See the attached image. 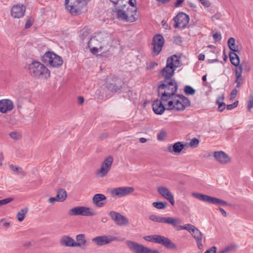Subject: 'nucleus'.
Returning a JSON list of instances; mask_svg holds the SVG:
<instances>
[{"mask_svg":"<svg viewBox=\"0 0 253 253\" xmlns=\"http://www.w3.org/2000/svg\"><path fill=\"white\" fill-rule=\"evenodd\" d=\"M66 8L73 15L78 14L82 7L78 0H65Z\"/></svg>","mask_w":253,"mask_h":253,"instance_id":"nucleus-14","label":"nucleus"},{"mask_svg":"<svg viewBox=\"0 0 253 253\" xmlns=\"http://www.w3.org/2000/svg\"><path fill=\"white\" fill-rule=\"evenodd\" d=\"M109 216L115 223L120 226H125L128 224V219L124 215L119 212L111 211L109 213Z\"/></svg>","mask_w":253,"mask_h":253,"instance_id":"nucleus-15","label":"nucleus"},{"mask_svg":"<svg viewBox=\"0 0 253 253\" xmlns=\"http://www.w3.org/2000/svg\"><path fill=\"white\" fill-rule=\"evenodd\" d=\"M167 108L161 99L155 100L153 103V110L156 114L161 115L166 109L168 110Z\"/></svg>","mask_w":253,"mask_h":253,"instance_id":"nucleus-26","label":"nucleus"},{"mask_svg":"<svg viewBox=\"0 0 253 253\" xmlns=\"http://www.w3.org/2000/svg\"><path fill=\"white\" fill-rule=\"evenodd\" d=\"M192 195L202 201L216 205H227V203L220 199L204 195L200 193H192Z\"/></svg>","mask_w":253,"mask_h":253,"instance_id":"nucleus-11","label":"nucleus"},{"mask_svg":"<svg viewBox=\"0 0 253 253\" xmlns=\"http://www.w3.org/2000/svg\"><path fill=\"white\" fill-rule=\"evenodd\" d=\"M176 227L178 230H187L195 240L198 248L199 250L203 249L204 246L202 243L203 234L196 227L191 224H186L183 226L180 225Z\"/></svg>","mask_w":253,"mask_h":253,"instance_id":"nucleus-6","label":"nucleus"},{"mask_svg":"<svg viewBox=\"0 0 253 253\" xmlns=\"http://www.w3.org/2000/svg\"><path fill=\"white\" fill-rule=\"evenodd\" d=\"M224 99V97L222 95L216 100V103L218 105V110L220 112L223 111L226 107V105L224 102H220V101H223Z\"/></svg>","mask_w":253,"mask_h":253,"instance_id":"nucleus-36","label":"nucleus"},{"mask_svg":"<svg viewBox=\"0 0 253 253\" xmlns=\"http://www.w3.org/2000/svg\"><path fill=\"white\" fill-rule=\"evenodd\" d=\"M111 38L104 33H96L88 42L90 51L93 54L101 55L109 49Z\"/></svg>","mask_w":253,"mask_h":253,"instance_id":"nucleus-2","label":"nucleus"},{"mask_svg":"<svg viewBox=\"0 0 253 253\" xmlns=\"http://www.w3.org/2000/svg\"><path fill=\"white\" fill-rule=\"evenodd\" d=\"M13 200L11 198H8L3 200H0V206L7 204Z\"/></svg>","mask_w":253,"mask_h":253,"instance_id":"nucleus-43","label":"nucleus"},{"mask_svg":"<svg viewBox=\"0 0 253 253\" xmlns=\"http://www.w3.org/2000/svg\"><path fill=\"white\" fill-rule=\"evenodd\" d=\"M114 5L113 11L115 12L118 9L126 7L127 0H109Z\"/></svg>","mask_w":253,"mask_h":253,"instance_id":"nucleus-30","label":"nucleus"},{"mask_svg":"<svg viewBox=\"0 0 253 253\" xmlns=\"http://www.w3.org/2000/svg\"><path fill=\"white\" fill-rule=\"evenodd\" d=\"M26 7L23 4L13 5L10 11V14L14 18H20L22 17L25 12Z\"/></svg>","mask_w":253,"mask_h":253,"instance_id":"nucleus-22","label":"nucleus"},{"mask_svg":"<svg viewBox=\"0 0 253 253\" xmlns=\"http://www.w3.org/2000/svg\"><path fill=\"white\" fill-rule=\"evenodd\" d=\"M166 136V132L164 131H161L158 135L157 138L160 141H162Z\"/></svg>","mask_w":253,"mask_h":253,"instance_id":"nucleus-44","label":"nucleus"},{"mask_svg":"<svg viewBox=\"0 0 253 253\" xmlns=\"http://www.w3.org/2000/svg\"><path fill=\"white\" fill-rule=\"evenodd\" d=\"M19 168L12 165L9 166L10 169L14 172L17 171Z\"/></svg>","mask_w":253,"mask_h":253,"instance_id":"nucleus-57","label":"nucleus"},{"mask_svg":"<svg viewBox=\"0 0 253 253\" xmlns=\"http://www.w3.org/2000/svg\"><path fill=\"white\" fill-rule=\"evenodd\" d=\"M184 91L187 95H194L196 92V90L191 86L189 85L185 86Z\"/></svg>","mask_w":253,"mask_h":253,"instance_id":"nucleus-38","label":"nucleus"},{"mask_svg":"<svg viewBox=\"0 0 253 253\" xmlns=\"http://www.w3.org/2000/svg\"><path fill=\"white\" fill-rule=\"evenodd\" d=\"M106 196L102 194H96L92 198L93 204L97 208H102L106 204Z\"/></svg>","mask_w":253,"mask_h":253,"instance_id":"nucleus-25","label":"nucleus"},{"mask_svg":"<svg viewBox=\"0 0 253 253\" xmlns=\"http://www.w3.org/2000/svg\"><path fill=\"white\" fill-rule=\"evenodd\" d=\"M248 109L250 110L253 107V96L251 95L248 102Z\"/></svg>","mask_w":253,"mask_h":253,"instance_id":"nucleus-42","label":"nucleus"},{"mask_svg":"<svg viewBox=\"0 0 253 253\" xmlns=\"http://www.w3.org/2000/svg\"><path fill=\"white\" fill-rule=\"evenodd\" d=\"M129 4L131 7H136V0H127L126 6Z\"/></svg>","mask_w":253,"mask_h":253,"instance_id":"nucleus-48","label":"nucleus"},{"mask_svg":"<svg viewBox=\"0 0 253 253\" xmlns=\"http://www.w3.org/2000/svg\"><path fill=\"white\" fill-rule=\"evenodd\" d=\"M158 192L163 198L167 200L171 205L175 204L173 196L170 190L166 187L161 186L157 188Z\"/></svg>","mask_w":253,"mask_h":253,"instance_id":"nucleus-20","label":"nucleus"},{"mask_svg":"<svg viewBox=\"0 0 253 253\" xmlns=\"http://www.w3.org/2000/svg\"><path fill=\"white\" fill-rule=\"evenodd\" d=\"M180 65L179 57L173 55L168 58L166 66L161 71L159 76L164 78V80H167L168 79H172V77L174 75V71Z\"/></svg>","mask_w":253,"mask_h":253,"instance_id":"nucleus-3","label":"nucleus"},{"mask_svg":"<svg viewBox=\"0 0 253 253\" xmlns=\"http://www.w3.org/2000/svg\"><path fill=\"white\" fill-rule=\"evenodd\" d=\"M61 246L66 247H74L75 245L74 240L69 236H63L60 239Z\"/></svg>","mask_w":253,"mask_h":253,"instance_id":"nucleus-29","label":"nucleus"},{"mask_svg":"<svg viewBox=\"0 0 253 253\" xmlns=\"http://www.w3.org/2000/svg\"><path fill=\"white\" fill-rule=\"evenodd\" d=\"M149 219L159 223H167L171 225L173 227H176L182 223V219L179 217L173 218L171 217H161L152 214L149 217Z\"/></svg>","mask_w":253,"mask_h":253,"instance_id":"nucleus-12","label":"nucleus"},{"mask_svg":"<svg viewBox=\"0 0 253 253\" xmlns=\"http://www.w3.org/2000/svg\"><path fill=\"white\" fill-rule=\"evenodd\" d=\"M243 68V64L238 67H236L235 69V77L236 80L235 81V83L236 84V87L239 88L243 84V79L242 77V71Z\"/></svg>","mask_w":253,"mask_h":253,"instance_id":"nucleus-27","label":"nucleus"},{"mask_svg":"<svg viewBox=\"0 0 253 253\" xmlns=\"http://www.w3.org/2000/svg\"><path fill=\"white\" fill-rule=\"evenodd\" d=\"M14 108L13 102L10 99H5L0 100V112L6 113L11 111Z\"/></svg>","mask_w":253,"mask_h":253,"instance_id":"nucleus-23","label":"nucleus"},{"mask_svg":"<svg viewBox=\"0 0 253 253\" xmlns=\"http://www.w3.org/2000/svg\"><path fill=\"white\" fill-rule=\"evenodd\" d=\"M204 59H205V55L204 54L201 53L199 55L198 59L199 60H204Z\"/></svg>","mask_w":253,"mask_h":253,"instance_id":"nucleus-61","label":"nucleus"},{"mask_svg":"<svg viewBox=\"0 0 253 253\" xmlns=\"http://www.w3.org/2000/svg\"><path fill=\"white\" fill-rule=\"evenodd\" d=\"M230 50L232 51L231 52H233L235 53V52H237L238 51V48L237 46H236L235 44H234L233 46H231L229 47Z\"/></svg>","mask_w":253,"mask_h":253,"instance_id":"nucleus-56","label":"nucleus"},{"mask_svg":"<svg viewBox=\"0 0 253 253\" xmlns=\"http://www.w3.org/2000/svg\"><path fill=\"white\" fill-rule=\"evenodd\" d=\"M48 202L49 203L53 204L55 202H58V199L56 198V196L54 197H51L48 199Z\"/></svg>","mask_w":253,"mask_h":253,"instance_id":"nucleus-54","label":"nucleus"},{"mask_svg":"<svg viewBox=\"0 0 253 253\" xmlns=\"http://www.w3.org/2000/svg\"><path fill=\"white\" fill-rule=\"evenodd\" d=\"M218 62V59L217 58L214 59H210V60H209V63H214V62Z\"/></svg>","mask_w":253,"mask_h":253,"instance_id":"nucleus-63","label":"nucleus"},{"mask_svg":"<svg viewBox=\"0 0 253 253\" xmlns=\"http://www.w3.org/2000/svg\"><path fill=\"white\" fill-rule=\"evenodd\" d=\"M213 40L215 42H219L221 39V35L219 32H216L213 35Z\"/></svg>","mask_w":253,"mask_h":253,"instance_id":"nucleus-41","label":"nucleus"},{"mask_svg":"<svg viewBox=\"0 0 253 253\" xmlns=\"http://www.w3.org/2000/svg\"><path fill=\"white\" fill-rule=\"evenodd\" d=\"M134 191V189L131 187H121L112 189L111 194L113 196L123 197L133 193Z\"/></svg>","mask_w":253,"mask_h":253,"instance_id":"nucleus-19","label":"nucleus"},{"mask_svg":"<svg viewBox=\"0 0 253 253\" xmlns=\"http://www.w3.org/2000/svg\"><path fill=\"white\" fill-rule=\"evenodd\" d=\"M186 146L185 144L181 142H177L172 146L169 145L167 147V150L171 153L179 154Z\"/></svg>","mask_w":253,"mask_h":253,"instance_id":"nucleus-28","label":"nucleus"},{"mask_svg":"<svg viewBox=\"0 0 253 253\" xmlns=\"http://www.w3.org/2000/svg\"><path fill=\"white\" fill-rule=\"evenodd\" d=\"M238 101H237L235 102L232 104L227 105L226 106V108L228 110H231V109L236 107L238 106Z\"/></svg>","mask_w":253,"mask_h":253,"instance_id":"nucleus-49","label":"nucleus"},{"mask_svg":"<svg viewBox=\"0 0 253 253\" xmlns=\"http://www.w3.org/2000/svg\"><path fill=\"white\" fill-rule=\"evenodd\" d=\"M78 0L79 1V3H81V4L82 5V6L86 3V2H85L86 0Z\"/></svg>","mask_w":253,"mask_h":253,"instance_id":"nucleus-64","label":"nucleus"},{"mask_svg":"<svg viewBox=\"0 0 253 253\" xmlns=\"http://www.w3.org/2000/svg\"><path fill=\"white\" fill-rule=\"evenodd\" d=\"M10 137L14 140L20 139L21 137L20 133L16 131H12L9 133Z\"/></svg>","mask_w":253,"mask_h":253,"instance_id":"nucleus-39","label":"nucleus"},{"mask_svg":"<svg viewBox=\"0 0 253 253\" xmlns=\"http://www.w3.org/2000/svg\"><path fill=\"white\" fill-rule=\"evenodd\" d=\"M33 22H34V20L32 18H30V19H29L26 23V24L25 25V29L29 28L31 26H32V25L33 24Z\"/></svg>","mask_w":253,"mask_h":253,"instance_id":"nucleus-46","label":"nucleus"},{"mask_svg":"<svg viewBox=\"0 0 253 253\" xmlns=\"http://www.w3.org/2000/svg\"><path fill=\"white\" fill-rule=\"evenodd\" d=\"M126 244L133 253H160L157 250H152L131 240H127Z\"/></svg>","mask_w":253,"mask_h":253,"instance_id":"nucleus-9","label":"nucleus"},{"mask_svg":"<svg viewBox=\"0 0 253 253\" xmlns=\"http://www.w3.org/2000/svg\"><path fill=\"white\" fill-rule=\"evenodd\" d=\"M178 86L174 79L164 80L158 87V95L167 106L168 110L183 111L190 106L189 99L182 94H177Z\"/></svg>","mask_w":253,"mask_h":253,"instance_id":"nucleus-1","label":"nucleus"},{"mask_svg":"<svg viewBox=\"0 0 253 253\" xmlns=\"http://www.w3.org/2000/svg\"><path fill=\"white\" fill-rule=\"evenodd\" d=\"M28 211V208L25 207L21 209L17 213V218L19 221H22L25 217V215L27 214Z\"/></svg>","mask_w":253,"mask_h":253,"instance_id":"nucleus-33","label":"nucleus"},{"mask_svg":"<svg viewBox=\"0 0 253 253\" xmlns=\"http://www.w3.org/2000/svg\"><path fill=\"white\" fill-rule=\"evenodd\" d=\"M213 156L215 160L220 164L225 165L229 163L230 158L223 151H216L214 152Z\"/></svg>","mask_w":253,"mask_h":253,"instance_id":"nucleus-24","label":"nucleus"},{"mask_svg":"<svg viewBox=\"0 0 253 253\" xmlns=\"http://www.w3.org/2000/svg\"><path fill=\"white\" fill-rule=\"evenodd\" d=\"M164 44V39L161 35H157L153 39L152 52L155 55H157L162 50Z\"/></svg>","mask_w":253,"mask_h":253,"instance_id":"nucleus-17","label":"nucleus"},{"mask_svg":"<svg viewBox=\"0 0 253 253\" xmlns=\"http://www.w3.org/2000/svg\"><path fill=\"white\" fill-rule=\"evenodd\" d=\"M17 172L18 173V174L22 175L23 176H25L26 175V173L20 167L19 168Z\"/></svg>","mask_w":253,"mask_h":253,"instance_id":"nucleus-55","label":"nucleus"},{"mask_svg":"<svg viewBox=\"0 0 253 253\" xmlns=\"http://www.w3.org/2000/svg\"><path fill=\"white\" fill-rule=\"evenodd\" d=\"M201 3L206 7H209L210 6V2L207 0H199Z\"/></svg>","mask_w":253,"mask_h":253,"instance_id":"nucleus-53","label":"nucleus"},{"mask_svg":"<svg viewBox=\"0 0 253 253\" xmlns=\"http://www.w3.org/2000/svg\"><path fill=\"white\" fill-rule=\"evenodd\" d=\"M235 44V39L233 38H230L228 40V46H233Z\"/></svg>","mask_w":253,"mask_h":253,"instance_id":"nucleus-52","label":"nucleus"},{"mask_svg":"<svg viewBox=\"0 0 253 253\" xmlns=\"http://www.w3.org/2000/svg\"><path fill=\"white\" fill-rule=\"evenodd\" d=\"M159 4H166L170 2V0H156Z\"/></svg>","mask_w":253,"mask_h":253,"instance_id":"nucleus-58","label":"nucleus"},{"mask_svg":"<svg viewBox=\"0 0 253 253\" xmlns=\"http://www.w3.org/2000/svg\"><path fill=\"white\" fill-rule=\"evenodd\" d=\"M68 214L72 216L82 215L89 216L95 215L96 213L95 210L91 208L84 206H78L68 211Z\"/></svg>","mask_w":253,"mask_h":253,"instance_id":"nucleus-10","label":"nucleus"},{"mask_svg":"<svg viewBox=\"0 0 253 253\" xmlns=\"http://www.w3.org/2000/svg\"><path fill=\"white\" fill-rule=\"evenodd\" d=\"M173 20L175 22L174 27L183 29L186 27L189 21V17L183 12H179L174 18Z\"/></svg>","mask_w":253,"mask_h":253,"instance_id":"nucleus-16","label":"nucleus"},{"mask_svg":"<svg viewBox=\"0 0 253 253\" xmlns=\"http://www.w3.org/2000/svg\"><path fill=\"white\" fill-rule=\"evenodd\" d=\"M113 161L112 156L107 157L102 162L100 169L96 171V173L100 177L105 176L111 169Z\"/></svg>","mask_w":253,"mask_h":253,"instance_id":"nucleus-13","label":"nucleus"},{"mask_svg":"<svg viewBox=\"0 0 253 253\" xmlns=\"http://www.w3.org/2000/svg\"><path fill=\"white\" fill-rule=\"evenodd\" d=\"M229 58L231 63L238 67L240 66V59L238 55L233 52H230L229 54ZM242 64H240V65Z\"/></svg>","mask_w":253,"mask_h":253,"instance_id":"nucleus-32","label":"nucleus"},{"mask_svg":"<svg viewBox=\"0 0 253 253\" xmlns=\"http://www.w3.org/2000/svg\"><path fill=\"white\" fill-rule=\"evenodd\" d=\"M158 65V64L156 62H151L147 64L146 68L148 70H152L155 68L156 66Z\"/></svg>","mask_w":253,"mask_h":253,"instance_id":"nucleus-45","label":"nucleus"},{"mask_svg":"<svg viewBox=\"0 0 253 253\" xmlns=\"http://www.w3.org/2000/svg\"><path fill=\"white\" fill-rule=\"evenodd\" d=\"M122 82L121 80L115 78L114 80H108L107 82V88L112 92H117L122 86Z\"/></svg>","mask_w":253,"mask_h":253,"instance_id":"nucleus-21","label":"nucleus"},{"mask_svg":"<svg viewBox=\"0 0 253 253\" xmlns=\"http://www.w3.org/2000/svg\"><path fill=\"white\" fill-rule=\"evenodd\" d=\"M219 210L224 217L227 216L226 212L222 208H219Z\"/></svg>","mask_w":253,"mask_h":253,"instance_id":"nucleus-60","label":"nucleus"},{"mask_svg":"<svg viewBox=\"0 0 253 253\" xmlns=\"http://www.w3.org/2000/svg\"><path fill=\"white\" fill-rule=\"evenodd\" d=\"M84 102V99L83 97L80 96L78 97V103L80 104H82Z\"/></svg>","mask_w":253,"mask_h":253,"instance_id":"nucleus-59","label":"nucleus"},{"mask_svg":"<svg viewBox=\"0 0 253 253\" xmlns=\"http://www.w3.org/2000/svg\"><path fill=\"white\" fill-rule=\"evenodd\" d=\"M238 90L236 88L233 89L230 93V100H233L237 96Z\"/></svg>","mask_w":253,"mask_h":253,"instance_id":"nucleus-47","label":"nucleus"},{"mask_svg":"<svg viewBox=\"0 0 253 253\" xmlns=\"http://www.w3.org/2000/svg\"><path fill=\"white\" fill-rule=\"evenodd\" d=\"M153 206L158 209H165L167 207V203L166 202H154Z\"/></svg>","mask_w":253,"mask_h":253,"instance_id":"nucleus-37","label":"nucleus"},{"mask_svg":"<svg viewBox=\"0 0 253 253\" xmlns=\"http://www.w3.org/2000/svg\"><path fill=\"white\" fill-rule=\"evenodd\" d=\"M42 61L53 67L61 66L63 60L61 57L51 52H46L42 57Z\"/></svg>","mask_w":253,"mask_h":253,"instance_id":"nucleus-8","label":"nucleus"},{"mask_svg":"<svg viewBox=\"0 0 253 253\" xmlns=\"http://www.w3.org/2000/svg\"><path fill=\"white\" fill-rule=\"evenodd\" d=\"M137 10L136 7H127L126 8L118 9L115 13L118 19L125 22H133L137 19Z\"/></svg>","mask_w":253,"mask_h":253,"instance_id":"nucleus-5","label":"nucleus"},{"mask_svg":"<svg viewBox=\"0 0 253 253\" xmlns=\"http://www.w3.org/2000/svg\"><path fill=\"white\" fill-rule=\"evenodd\" d=\"M237 246L235 244H231L220 251L218 253H227L234 251L236 250Z\"/></svg>","mask_w":253,"mask_h":253,"instance_id":"nucleus-35","label":"nucleus"},{"mask_svg":"<svg viewBox=\"0 0 253 253\" xmlns=\"http://www.w3.org/2000/svg\"><path fill=\"white\" fill-rule=\"evenodd\" d=\"M144 239L147 241L159 244L169 249H175L176 246L170 240L164 236L159 235H149L144 237Z\"/></svg>","mask_w":253,"mask_h":253,"instance_id":"nucleus-7","label":"nucleus"},{"mask_svg":"<svg viewBox=\"0 0 253 253\" xmlns=\"http://www.w3.org/2000/svg\"><path fill=\"white\" fill-rule=\"evenodd\" d=\"M199 144V140L196 138H192L189 143V145L191 147H197Z\"/></svg>","mask_w":253,"mask_h":253,"instance_id":"nucleus-40","label":"nucleus"},{"mask_svg":"<svg viewBox=\"0 0 253 253\" xmlns=\"http://www.w3.org/2000/svg\"><path fill=\"white\" fill-rule=\"evenodd\" d=\"M119 241L118 238L112 235L97 236L92 239V241L97 245L101 246L108 244L113 241Z\"/></svg>","mask_w":253,"mask_h":253,"instance_id":"nucleus-18","label":"nucleus"},{"mask_svg":"<svg viewBox=\"0 0 253 253\" xmlns=\"http://www.w3.org/2000/svg\"><path fill=\"white\" fill-rule=\"evenodd\" d=\"M216 248L214 246L212 247L210 249L208 250L204 253H216Z\"/></svg>","mask_w":253,"mask_h":253,"instance_id":"nucleus-51","label":"nucleus"},{"mask_svg":"<svg viewBox=\"0 0 253 253\" xmlns=\"http://www.w3.org/2000/svg\"><path fill=\"white\" fill-rule=\"evenodd\" d=\"M29 74L35 78L46 79L50 76V72L43 64L34 61L27 65Z\"/></svg>","mask_w":253,"mask_h":253,"instance_id":"nucleus-4","label":"nucleus"},{"mask_svg":"<svg viewBox=\"0 0 253 253\" xmlns=\"http://www.w3.org/2000/svg\"><path fill=\"white\" fill-rule=\"evenodd\" d=\"M77 242L75 241V247H85L87 246V242L85 239L84 235L83 234L77 235L76 237Z\"/></svg>","mask_w":253,"mask_h":253,"instance_id":"nucleus-31","label":"nucleus"},{"mask_svg":"<svg viewBox=\"0 0 253 253\" xmlns=\"http://www.w3.org/2000/svg\"><path fill=\"white\" fill-rule=\"evenodd\" d=\"M184 1L185 0H176L175 2L174 3V6L176 7L181 6Z\"/></svg>","mask_w":253,"mask_h":253,"instance_id":"nucleus-50","label":"nucleus"},{"mask_svg":"<svg viewBox=\"0 0 253 253\" xmlns=\"http://www.w3.org/2000/svg\"><path fill=\"white\" fill-rule=\"evenodd\" d=\"M146 141H147V139L145 138L142 137L139 139V142L142 143H145Z\"/></svg>","mask_w":253,"mask_h":253,"instance_id":"nucleus-62","label":"nucleus"},{"mask_svg":"<svg viewBox=\"0 0 253 253\" xmlns=\"http://www.w3.org/2000/svg\"><path fill=\"white\" fill-rule=\"evenodd\" d=\"M67 198V193L63 189H60L57 192L56 198L58 199L59 202L64 201Z\"/></svg>","mask_w":253,"mask_h":253,"instance_id":"nucleus-34","label":"nucleus"}]
</instances>
